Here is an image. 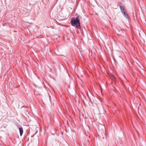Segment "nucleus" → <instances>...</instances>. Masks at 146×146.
Segmentation results:
<instances>
[{"instance_id":"obj_6","label":"nucleus","mask_w":146,"mask_h":146,"mask_svg":"<svg viewBox=\"0 0 146 146\" xmlns=\"http://www.w3.org/2000/svg\"><path fill=\"white\" fill-rule=\"evenodd\" d=\"M29 114V113L27 110L25 111V113L23 114V116L27 118V116H28V115Z\"/></svg>"},{"instance_id":"obj_7","label":"nucleus","mask_w":146,"mask_h":146,"mask_svg":"<svg viewBox=\"0 0 146 146\" xmlns=\"http://www.w3.org/2000/svg\"><path fill=\"white\" fill-rule=\"evenodd\" d=\"M111 76L112 79H114V80L115 79V77L112 74H111Z\"/></svg>"},{"instance_id":"obj_4","label":"nucleus","mask_w":146,"mask_h":146,"mask_svg":"<svg viewBox=\"0 0 146 146\" xmlns=\"http://www.w3.org/2000/svg\"><path fill=\"white\" fill-rule=\"evenodd\" d=\"M121 13L126 19L128 20L130 19V18L128 14L126 13L125 11Z\"/></svg>"},{"instance_id":"obj_10","label":"nucleus","mask_w":146,"mask_h":146,"mask_svg":"<svg viewBox=\"0 0 146 146\" xmlns=\"http://www.w3.org/2000/svg\"><path fill=\"white\" fill-rule=\"evenodd\" d=\"M36 133H35L34 134L33 136H34L35 135V134H36Z\"/></svg>"},{"instance_id":"obj_2","label":"nucleus","mask_w":146,"mask_h":146,"mask_svg":"<svg viewBox=\"0 0 146 146\" xmlns=\"http://www.w3.org/2000/svg\"><path fill=\"white\" fill-rule=\"evenodd\" d=\"M117 33L118 35L122 37H124L126 35L125 30L124 29L119 28L117 29Z\"/></svg>"},{"instance_id":"obj_11","label":"nucleus","mask_w":146,"mask_h":146,"mask_svg":"<svg viewBox=\"0 0 146 146\" xmlns=\"http://www.w3.org/2000/svg\"><path fill=\"white\" fill-rule=\"evenodd\" d=\"M15 32H17V31H15Z\"/></svg>"},{"instance_id":"obj_1","label":"nucleus","mask_w":146,"mask_h":146,"mask_svg":"<svg viewBox=\"0 0 146 146\" xmlns=\"http://www.w3.org/2000/svg\"><path fill=\"white\" fill-rule=\"evenodd\" d=\"M81 18V17L80 15H78L76 17H72L70 21L71 25L74 27L75 26L77 29H80L81 28V26L80 19Z\"/></svg>"},{"instance_id":"obj_8","label":"nucleus","mask_w":146,"mask_h":146,"mask_svg":"<svg viewBox=\"0 0 146 146\" xmlns=\"http://www.w3.org/2000/svg\"><path fill=\"white\" fill-rule=\"evenodd\" d=\"M113 60L114 61L115 64H117V62L115 58H113Z\"/></svg>"},{"instance_id":"obj_9","label":"nucleus","mask_w":146,"mask_h":146,"mask_svg":"<svg viewBox=\"0 0 146 146\" xmlns=\"http://www.w3.org/2000/svg\"><path fill=\"white\" fill-rule=\"evenodd\" d=\"M89 99H90V103L92 104H93L92 102L91 101V100L90 98H89Z\"/></svg>"},{"instance_id":"obj_5","label":"nucleus","mask_w":146,"mask_h":146,"mask_svg":"<svg viewBox=\"0 0 146 146\" xmlns=\"http://www.w3.org/2000/svg\"><path fill=\"white\" fill-rule=\"evenodd\" d=\"M19 130L20 136H21L23 133V129L22 127H21L19 128Z\"/></svg>"},{"instance_id":"obj_3","label":"nucleus","mask_w":146,"mask_h":146,"mask_svg":"<svg viewBox=\"0 0 146 146\" xmlns=\"http://www.w3.org/2000/svg\"><path fill=\"white\" fill-rule=\"evenodd\" d=\"M118 6L119 7L121 12L125 11L124 9V6L123 5L122 2L118 4Z\"/></svg>"}]
</instances>
